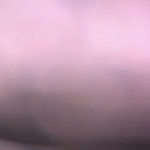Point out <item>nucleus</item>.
I'll return each instance as SVG.
<instances>
[{
    "label": "nucleus",
    "mask_w": 150,
    "mask_h": 150,
    "mask_svg": "<svg viewBox=\"0 0 150 150\" xmlns=\"http://www.w3.org/2000/svg\"><path fill=\"white\" fill-rule=\"evenodd\" d=\"M49 142V144H51L52 143V141L50 140H49L48 141Z\"/></svg>",
    "instance_id": "nucleus-1"
}]
</instances>
